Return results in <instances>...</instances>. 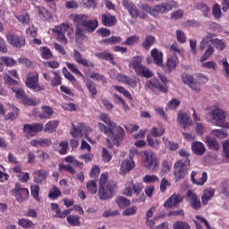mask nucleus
Returning a JSON list of instances; mask_svg holds the SVG:
<instances>
[{
    "label": "nucleus",
    "instance_id": "nucleus-1",
    "mask_svg": "<svg viewBox=\"0 0 229 229\" xmlns=\"http://www.w3.org/2000/svg\"><path fill=\"white\" fill-rule=\"evenodd\" d=\"M99 120L102 121V123H98L100 131L107 137H111V139H106L107 144L109 146H119L123 140V137H124V129L121 126H116L115 123L110 119V116L105 113L100 114Z\"/></svg>",
    "mask_w": 229,
    "mask_h": 229
},
{
    "label": "nucleus",
    "instance_id": "nucleus-2",
    "mask_svg": "<svg viewBox=\"0 0 229 229\" xmlns=\"http://www.w3.org/2000/svg\"><path fill=\"white\" fill-rule=\"evenodd\" d=\"M70 19L75 27L76 42L83 41L85 33H94L98 26V20H89V15L87 14L72 13L70 15Z\"/></svg>",
    "mask_w": 229,
    "mask_h": 229
},
{
    "label": "nucleus",
    "instance_id": "nucleus-3",
    "mask_svg": "<svg viewBox=\"0 0 229 229\" xmlns=\"http://www.w3.org/2000/svg\"><path fill=\"white\" fill-rule=\"evenodd\" d=\"M174 6H176V2L168 1L167 3L157 4L154 7H151L147 4H142L141 9L147 13H149L152 17H158V13H167V12H171Z\"/></svg>",
    "mask_w": 229,
    "mask_h": 229
},
{
    "label": "nucleus",
    "instance_id": "nucleus-4",
    "mask_svg": "<svg viewBox=\"0 0 229 229\" xmlns=\"http://www.w3.org/2000/svg\"><path fill=\"white\" fill-rule=\"evenodd\" d=\"M210 118L213 119L214 124L220 128H227L229 130V123H226V113L225 110L219 108V106H214L208 108Z\"/></svg>",
    "mask_w": 229,
    "mask_h": 229
},
{
    "label": "nucleus",
    "instance_id": "nucleus-5",
    "mask_svg": "<svg viewBox=\"0 0 229 229\" xmlns=\"http://www.w3.org/2000/svg\"><path fill=\"white\" fill-rule=\"evenodd\" d=\"M129 67L135 71L136 74L143 78H153V72L149 68L142 65V57L137 55L132 57L129 63Z\"/></svg>",
    "mask_w": 229,
    "mask_h": 229
},
{
    "label": "nucleus",
    "instance_id": "nucleus-6",
    "mask_svg": "<svg viewBox=\"0 0 229 229\" xmlns=\"http://www.w3.org/2000/svg\"><path fill=\"white\" fill-rule=\"evenodd\" d=\"M70 133L74 139L85 137V139H87L89 142H90L91 144H96V141L92 140V139L89 137V134L92 133V128L83 123H79L78 127H76L74 123H72V129L70 131Z\"/></svg>",
    "mask_w": 229,
    "mask_h": 229
},
{
    "label": "nucleus",
    "instance_id": "nucleus-7",
    "mask_svg": "<svg viewBox=\"0 0 229 229\" xmlns=\"http://www.w3.org/2000/svg\"><path fill=\"white\" fill-rule=\"evenodd\" d=\"M142 165L146 169H150L152 173H157L160 165V161L157 157L156 153L151 150H145L143 151Z\"/></svg>",
    "mask_w": 229,
    "mask_h": 229
},
{
    "label": "nucleus",
    "instance_id": "nucleus-8",
    "mask_svg": "<svg viewBox=\"0 0 229 229\" xmlns=\"http://www.w3.org/2000/svg\"><path fill=\"white\" fill-rule=\"evenodd\" d=\"M25 87L30 90H33V92H40L41 90H44V86L40 85L38 82V72H29L26 74Z\"/></svg>",
    "mask_w": 229,
    "mask_h": 229
},
{
    "label": "nucleus",
    "instance_id": "nucleus-9",
    "mask_svg": "<svg viewBox=\"0 0 229 229\" xmlns=\"http://www.w3.org/2000/svg\"><path fill=\"white\" fill-rule=\"evenodd\" d=\"M191 164L190 159H181L174 164V178L175 182H180L187 176V165Z\"/></svg>",
    "mask_w": 229,
    "mask_h": 229
},
{
    "label": "nucleus",
    "instance_id": "nucleus-10",
    "mask_svg": "<svg viewBox=\"0 0 229 229\" xmlns=\"http://www.w3.org/2000/svg\"><path fill=\"white\" fill-rule=\"evenodd\" d=\"M213 44V46L216 47V49H220V51H223V49H225V47H226V45H225V43L219 39V38H214V34L212 33H208L201 40L200 44H199V49L200 51H203V49H205V47H207V46H208V44Z\"/></svg>",
    "mask_w": 229,
    "mask_h": 229
},
{
    "label": "nucleus",
    "instance_id": "nucleus-11",
    "mask_svg": "<svg viewBox=\"0 0 229 229\" xmlns=\"http://www.w3.org/2000/svg\"><path fill=\"white\" fill-rule=\"evenodd\" d=\"M138 154H139V150L137 148H131L130 154H129L131 158L125 159L122 162L120 166V174H123V175L128 174V173L135 167V162L131 157L134 155H138Z\"/></svg>",
    "mask_w": 229,
    "mask_h": 229
},
{
    "label": "nucleus",
    "instance_id": "nucleus-12",
    "mask_svg": "<svg viewBox=\"0 0 229 229\" xmlns=\"http://www.w3.org/2000/svg\"><path fill=\"white\" fill-rule=\"evenodd\" d=\"M5 38L13 47H16L17 49H21V47H24L26 46V38L22 35L13 34L12 32H8L5 35Z\"/></svg>",
    "mask_w": 229,
    "mask_h": 229
},
{
    "label": "nucleus",
    "instance_id": "nucleus-13",
    "mask_svg": "<svg viewBox=\"0 0 229 229\" xmlns=\"http://www.w3.org/2000/svg\"><path fill=\"white\" fill-rule=\"evenodd\" d=\"M114 191H115V183H109L98 188V198L101 201H106L114 198Z\"/></svg>",
    "mask_w": 229,
    "mask_h": 229
},
{
    "label": "nucleus",
    "instance_id": "nucleus-14",
    "mask_svg": "<svg viewBox=\"0 0 229 229\" xmlns=\"http://www.w3.org/2000/svg\"><path fill=\"white\" fill-rule=\"evenodd\" d=\"M122 4L123 8L129 12V15H131L132 19H137V17H140V19H146V14H140L139 8H137V5L132 2L123 0Z\"/></svg>",
    "mask_w": 229,
    "mask_h": 229
},
{
    "label": "nucleus",
    "instance_id": "nucleus-15",
    "mask_svg": "<svg viewBox=\"0 0 229 229\" xmlns=\"http://www.w3.org/2000/svg\"><path fill=\"white\" fill-rule=\"evenodd\" d=\"M182 81L185 85H188L193 92H199L201 90V85L194 80V77L190 74H182Z\"/></svg>",
    "mask_w": 229,
    "mask_h": 229
},
{
    "label": "nucleus",
    "instance_id": "nucleus-16",
    "mask_svg": "<svg viewBox=\"0 0 229 229\" xmlns=\"http://www.w3.org/2000/svg\"><path fill=\"white\" fill-rule=\"evenodd\" d=\"M44 130V125L42 123H31L25 124L23 126V131L28 135V137H33L38 131H42Z\"/></svg>",
    "mask_w": 229,
    "mask_h": 229
},
{
    "label": "nucleus",
    "instance_id": "nucleus-17",
    "mask_svg": "<svg viewBox=\"0 0 229 229\" xmlns=\"http://www.w3.org/2000/svg\"><path fill=\"white\" fill-rule=\"evenodd\" d=\"M146 87H147V89H149L153 92H155V90H159L160 92L165 93V92H167V90H169L167 86L160 85V82H158V80L157 78H153V79L148 81L146 82Z\"/></svg>",
    "mask_w": 229,
    "mask_h": 229
},
{
    "label": "nucleus",
    "instance_id": "nucleus-18",
    "mask_svg": "<svg viewBox=\"0 0 229 229\" xmlns=\"http://www.w3.org/2000/svg\"><path fill=\"white\" fill-rule=\"evenodd\" d=\"M15 198L19 203H22V201H26V199L30 197V191L27 188H22L21 185L16 184L14 188Z\"/></svg>",
    "mask_w": 229,
    "mask_h": 229
},
{
    "label": "nucleus",
    "instance_id": "nucleus-19",
    "mask_svg": "<svg viewBox=\"0 0 229 229\" xmlns=\"http://www.w3.org/2000/svg\"><path fill=\"white\" fill-rule=\"evenodd\" d=\"M183 201V196L174 193L165 202V207L166 208H173V207H180V202Z\"/></svg>",
    "mask_w": 229,
    "mask_h": 229
},
{
    "label": "nucleus",
    "instance_id": "nucleus-20",
    "mask_svg": "<svg viewBox=\"0 0 229 229\" xmlns=\"http://www.w3.org/2000/svg\"><path fill=\"white\" fill-rule=\"evenodd\" d=\"M186 196L191 207H192L194 210H199V208H201V200H199V198L196 195V193L190 190L187 191Z\"/></svg>",
    "mask_w": 229,
    "mask_h": 229
},
{
    "label": "nucleus",
    "instance_id": "nucleus-21",
    "mask_svg": "<svg viewBox=\"0 0 229 229\" xmlns=\"http://www.w3.org/2000/svg\"><path fill=\"white\" fill-rule=\"evenodd\" d=\"M177 122L184 130H187L189 126H192V120L189 117L187 113L179 112L177 116Z\"/></svg>",
    "mask_w": 229,
    "mask_h": 229
},
{
    "label": "nucleus",
    "instance_id": "nucleus-22",
    "mask_svg": "<svg viewBox=\"0 0 229 229\" xmlns=\"http://www.w3.org/2000/svg\"><path fill=\"white\" fill-rule=\"evenodd\" d=\"M179 62H180V59H178V55H170L167 58L166 64L165 65V72H173V71L176 69Z\"/></svg>",
    "mask_w": 229,
    "mask_h": 229
},
{
    "label": "nucleus",
    "instance_id": "nucleus-23",
    "mask_svg": "<svg viewBox=\"0 0 229 229\" xmlns=\"http://www.w3.org/2000/svg\"><path fill=\"white\" fill-rule=\"evenodd\" d=\"M73 58L77 64H81V65H83L84 67H90L91 69H94V64L84 59L81 56V54L76 50L73 51Z\"/></svg>",
    "mask_w": 229,
    "mask_h": 229
},
{
    "label": "nucleus",
    "instance_id": "nucleus-24",
    "mask_svg": "<svg viewBox=\"0 0 229 229\" xmlns=\"http://www.w3.org/2000/svg\"><path fill=\"white\" fill-rule=\"evenodd\" d=\"M214 194H216V190L214 188H206L201 196L202 205H208V201L214 198Z\"/></svg>",
    "mask_w": 229,
    "mask_h": 229
},
{
    "label": "nucleus",
    "instance_id": "nucleus-25",
    "mask_svg": "<svg viewBox=\"0 0 229 229\" xmlns=\"http://www.w3.org/2000/svg\"><path fill=\"white\" fill-rule=\"evenodd\" d=\"M101 19L103 26H106L107 28H112V26L117 24V19L112 14H103Z\"/></svg>",
    "mask_w": 229,
    "mask_h": 229
},
{
    "label": "nucleus",
    "instance_id": "nucleus-26",
    "mask_svg": "<svg viewBox=\"0 0 229 229\" xmlns=\"http://www.w3.org/2000/svg\"><path fill=\"white\" fill-rule=\"evenodd\" d=\"M197 173L196 172H191V180L194 185H205L207 183V180H208V175L207 172H203L202 175L199 179H195L194 176H196Z\"/></svg>",
    "mask_w": 229,
    "mask_h": 229
},
{
    "label": "nucleus",
    "instance_id": "nucleus-27",
    "mask_svg": "<svg viewBox=\"0 0 229 229\" xmlns=\"http://www.w3.org/2000/svg\"><path fill=\"white\" fill-rule=\"evenodd\" d=\"M117 81L120 83H124L125 85H129V87H137V80L130 78L124 74L118 75Z\"/></svg>",
    "mask_w": 229,
    "mask_h": 229
},
{
    "label": "nucleus",
    "instance_id": "nucleus-28",
    "mask_svg": "<svg viewBox=\"0 0 229 229\" xmlns=\"http://www.w3.org/2000/svg\"><path fill=\"white\" fill-rule=\"evenodd\" d=\"M191 151H193L195 155L202 156L205 155V151H207V149L202 142L193 141L191 144Z\"/></svg>",
    "mask_w": 229,
    "mask_h": 229
},
{
    "label": "nucleus",
    "instance_id": "nucleus-29",
    "mask_svg": "<svg viewBox=\"0 0 229 229\" xmlns=\"http://www.w3.org/2000/svg\"><path fill=\"white\" fill-rule=\"evenodd\" d=\"M151 56L153 58L154 64H156V65H158L159 67H162V65H164L162 52L158 51V49H157V48L152 49Z\"/></svg>",
    "mask_w": 229,
    "mask_h": 229
},
{
    "label": "nucleus",
    "instance_id": "nucleus-30",
    "mask_svg": "<svg viewBox=\"0 0 229 229\" xmlns=\"http://www.w3.org/2000/svg\"><path fill=\"white\" fill-rule=\"evenodd\" d=\"M19 115V109L13 105H10L8 107V114L4 115L5 121H13V119H17Z\"/></svg>",
    "mask_w": 229,
    "mask_h": 229
},
{
    "label": "nucleus",
    "instance_id": "nucleus-31",
    "mask_svg": "<svg viewBox=\"0 0 229 229\" xmlns=\"http://www.w3.org/2000/svg\"><path fill=\"white\" fill-rule=\"evenodd\" d=\"M69 30H71V27L69 26V24L67 23H61L58 26H55L52 31L53 33H64L68 35V37H71V31H69Z\"/></svg>",
    "mask_w": 229,
    "mask_h": 229
},
{
    "label": "nucleus",
    "instance_id": "nucleus-32",
    "mask_svg": "<svg viewBox=\"0 0 229 229\" xmlns=\"http://www.w3.org/2000/svg\"><path fill=\"white\" fill-rule=\"evenodd\" d=\"M47 178V172L46 170H37L34 172L35 183H42Z\"/></svg>",
    "mask_w": 229,
    "mask_h": 229
},
{
    "label": "nucleus",
    "instance_id": "nucleus-33",
    "mask_svg": "<svg viewBox=\"0 0 229 229\" xmlns=\"http://www.w3.org/2000/svg\"><path fill=\"white\" fill-rule=\"evenodd\" d=\"M36 8L40 19L43 21H49L50 19H53V14L49 11L46 10V8L42 6H37Z\"/></svg>",
    "mask_w": 229,
    "mask_h": 229
},
{
    "label": "nucleus",
    "instance_id": "nucleus-34",
    "mask_svg": "<svg viewBox=\"0 0 229 229\" xmlns=\"http://www.w3.org/2000/svg\"><path fill=\"white\" fill-rule=\"evenodd\" d=\"M36 8L40 19L43 21H49L50 19H53V14L49 11L46 10V8L42 6H37Z\"/></svg>",
    "mask_w": 229,
    "mask_h": 229
},
{
    "label": "nucleus",
    "instance_id": "nucleus-35",
    "mask_svg": "<svg viewBox=\"0 0 229 229\" xmlns=\"http://www.w3.org/2000/svg\"><path fill=\"white\" fill-rule=\"evenodd\" d=\"M152 137H162L165 133V127L162 123H158L150 130Z\"/></svg>",
    "mask_w": 229,
    "mask_h": 229
},
{
    "label": "nucleus",
    "instance_id": "nucleus-36",
    "mask_svg": "<svg viewBox=\"0 0 229 229\" xmlns=\"http://www.w3.org/2000/svg\"><path fill=\"white\" fill-rule=\"evenodd\" d=\"M58 124H60V121L58 120L50 121L45 125L44 131L47 133H54V131H56Z\"/></svg>",
    "mask_w": 229,
    "mask_h": 229
},
{
    "label": "nucleus",
    "instance_id": "nucleus-37",
    "mask_svg": "<svg viewBox=\"0 0 229 229\" xmlns=\"http://www.w3.org/2000/svg\"><path fill=\"white\" fill-rule=\"evenodd\" d=\"M30 144L34 148H42L44 146H51V140L49 139H38V140H32L30 141Z\"/></svg>",
    "mask_w": 229,
    "mask_h": 229
},
{
    "label": "nucleus",
    "instance_id": "nucleus-38",
    "mask_svg": "<svg viewBox=\"0 0 229 229\" xmlns=\"http://www.w3.org/2000/svg\"><path fill=\"white\" fill-rule=\"evenodd\" d=\"M41 110L43 114H38L39 119H51V115L54 114L53 108H51V106H43Z\"/></svg>",
    "mask_w": 229,
    "mask_h": 229
},
{
    "label": "nucleus",
    "instance_id": "nucleus-39",
    "mask_svg": "<svg viewBox=\"0 0 229 229\" xmlns=\"http://www.w3.org/2000/svg\"><path fill=\"white\" fill-rule=\"evenodd\" d=\"M206 144H208L210 149H214V151H219V143L216 140V138L212 136L206 137Z\"/></svg>",
    "mask_w": 229,
    "mask_h": 229
},
{
    "label": "nucleus",
    "instance_id": "nucleus-40",
    "mask_svg": "<svg viewBox=\"0 0 229 229\" xmlns=\"http://www.w3.org/2000/svg\"><path fill=\"white\" fill-rule=\"evenodd\" d=\"M196 219L197 221H194L196 229H203L201 225H199L201 223H203V225L206 226L207 229H212V227L210 226V224H208V221H207L205 217H203L202 216L197 215Z\"/></svg>",
    "mask_w": 229,
    "mask_h": 229
},
{
    "label": "nucleus",
    "instance_id": "nucleus-41",
    "mask_svg": "<svg viewBox=\"0 0 229 229\" xmlns=\"http://www.w3.org/2000/svg\"><path fill=\"white\" fill-rule=\"evenodd\" d=\"M18 225L19 226H21V228L24 229L35 228V224L33 223V221L28 218L18 219Z\"/></svg>",
    "mask_w": 229,
    "mask_h": 229
},
{
    "label": "nucleus",
    "instance_id": "nucleus-42",
    "mask_svg": "<svg viewBox=\"0 0 229 229\" xmlns=\"http://www.w3.org/2000/svg\"><path fill=\"white\" fill-rule=\"evenodd\" d=\"M210 133L213 137H216V139H219L220 140L228 137V132L223 129L213 130Z\"/></svg>",
    "mask_w": 229,
    "mask_h": 229
},
{
    "label": "nucleus",
    "instance_id": "nucleus-43",
    "mask_svg": "<svg viewBox=\"0 0 229 229\" xmlns=\"http://www.w3.org/2000/svg\"><path fill=\"white\" fill-rule=\"evenodd\" d=\"M173 167V164L167 160H164L162 162L161 171L159 174L161 176H164V174H167V173L171 172V169Z\"/></svg>",
    "mask_w": 229,
    "mask_h": 229
},
{
    "label": "nucleus",
    "instance_id": "nucleus-44",
    "mask_svg": "<svg viewBox=\"0 0 229 229\" xmlns=\"http://www.w3.org/2000/svg\"><path fill=\"white\" fill-rule=\"evenodd\" d=\"M139 40H140L139 36L137 35L130 36L126 38L124 42L122 43V46H129V47L135 46V44H139Z\"/></svg>",
    "mask_w": 229,
    "mask_h": 229
},
{
    "label": "nucleus",
    "instance_id": "nucleus-45",
    "mask_svg": "<svg viewBox=\"0 0 229 229\" xmlns=\"http://www.w3.org/2000/svg\"><path fill=\"white\" fill-rule=\"evenodd\" d=\"M95 56L99 58V60H107L108 62L114 63V55L109 52L104 51L101 53H97L95 54Z\"/></svg>",
    "mask_w": 229,
    "mask_h": 229
},
{
    "label": "nucleus",
    "instance_id": "nucleus-46",
    "mask_svg": "<svg viewBox=\"0 0 229 229\" xmlns=\"http://www.w3.org/2000/svg\"><path fill=\"white\" fill-rule=\"evenodd\" d=\"M197 10H199L202 12V13L207 17L208 15V13L210 12V8H208V5H207L203 2H199L196 4Z\"/></svg>",
    "mask_w": 229,
    "mask_h": 229
},
{
    "label": "nucleus",
    "instance_id": "nucleus-47",
    "mask_svg": "<svg viewBox=\"0 0 229 229\" xmlns=\"http://www.w3.org/2000/svg\"><path fill=\"white\" fill-rule=\"evenodd\" d=\"M113 88L114 89V90H117V92H120V94H123L124 96V98H126L127 99H132L131 93H130V91L126 90V89H124V87L114 85V86H113Z\"/></svg>",
    "mask_w": 229,
    "mask_h": 229
},
{
    "label": "nucleus",
    "instance_id": "nucleus-48",
    "mask_svg": "<svg viewBox=\"0 0 229 229\" xmlns=\"http://www.w3.org/2000/svg\"><path fill=\"white\" fill-rule=\"evenodd\" d=\"M143 183H157V182H159L160 179H158V176L155 174H146L143 177Z\"/></svg>",
    "mask_w": 229,
    "mask_h": 229
},
{
    "label": "nucleus",
    "instance_id": "nucleus-49",
    "mask_svg": "<svg viewBox=\"0 0 229 229\" xmlns=\"http://www.w3.org/2000/svg\"><path fill=\"white\" fill-rule=\"evenodd\" d=\"M116 203L120 208H126V207H130L131 205L130 199L123 197H118Z\"/></svg>",
    "mask_w": 229,
    "mask_h": 229
},
{
    "label": "nucleus",
    "instance_id": "nucleus-50",
    "mask_svg": "<svg viewBox=\"0 0 229 229\" xmlns=\"http://www.w3.org/2000/svg\"><path fill=\"white\" fill-rule=\"evenodd\" d=\"M40 53H41L42 58H44L45 60H51V58H53V54L51 53V49H49L47 47H41Z\"/></svg>",
    "mask_w": 229,
    "mask_h": 229
},
{
    "label": "nucleus",
    "instance_id": "nucleus-51",
    "mask_svg": "<svg viewBox=\"0 0 229 229\" xmlns=\"http://www.w3.org/2000/svg\"><path fill=\"white\" fill-rule=\"evenodd\" d=\"M214 55V47L208 46V47L206 49L204 55L200 57V62H205L210 58Z\"/></svg>",
    "mask_w": 229,
    "mask_h": 229
},
{
    "label": "nucleus",
    "instance_id": "nucleus-52",
    "mask_svg": "<svg viewBox=\"0 0 229 229\" xmlns=\"http://www.w3.org/2000/svg\"><path fill=\"white\" fill-rule=\"evenodd\" d=\"M152 44H155V37L147 36L142 42V47H144V49H149Z\"/></svg>",
    "mask_w": 229,
    "mask_h": 229
},
{
    "label": "nucleus",
    "instance_id": "nucleus-53",
    "mask_svg": "<svg viewBox=\"0 0 229 229\" xmlns=\"http://www.w3.org/2000/svg\"><path fill=\"white\" fill-rule=\"evenodd\" d=\"M59 196H62V191H60L57 187L53 186L48 193V198H50V199H56Z\"/></svg>",
    "mask_w": 229,
    "mask_h": 229
},
{
    "label": "nucleus",
    "instance_id": "nucleus-54",
    "mask_svg": "<svg viewBox=\"0 0 229 229\" xmlns=\"http://www.w3.org/2000/svg\"><path fill=\"white\" fill-rule=\"evenodd\" d=\"M163 142H164L165 146H166L168 148V149H171V151H176V149H178V148H180L178 143H173V142L169 141V140L165 137H163Z\"/></svg>",
    "mask_w": 229,
    "mask_h": 229
},
{
    "label": "nucleus",
    "instance_id": "nucleus-55",
    "mask_svg": "<svg viewBox=\"0 0 229 229\" xmlns=\"http://www.w3.org/2000/svg\"><path fill=\"white\" fill-rule=\"evenodd\" d=\"M86 87H87L89 94H91V96L93 98L97 96L98 89H96V86L94 85V82H92V81H87Z\"/></svg>",
    "mask_w": 229,
    "mask_h": 229
},
{
    "label": "nucleus",
    "instance_id": "nucleus-56",
    "mask_svg": "<svg viewBox=\"0 0 229 229\" xmlns=\"http://www.w3.org/2000/svg\"><path fill=\"white\" fill-rule=\"evenodd\" d=\"M67 223H69L71 226H80V217H78V216L70 215L67 216Z\"/></svg>",
    "mask_w": 229,
    "mask_h": 229
},
{
    "label": "nucleus",
    "instance_id": "nucleus-57",
    "mask_svg": "<svg viewBox=\"0 0 229 229\" xmlns=\"http://www.w3.org/2000/svg\"><path fill=\"white\" fill-rule=\"evenodd\" d=\"M86 187L91 194H96V192H98V183L96 181L88 182Z\"/></svg>",
    "mask_w": 229,
    "mask_h": 229
},
{
    "label": "nucleus",
    "instance_id": "nucleus-58",
    "mask_svg": "<svg viewBox=\"0 0 229 229\" xmlns=\"http://www.w3.org/2000/svg\"><path fill=\"white\" fill-rule=\"evenodd\" d=\"M0 60L7 67H13V65H15V64H17V61H15V59H13L12 57L2 56L0 58Z\"/></svg>",
    "mask_w": 229,
    "mask_h": 229
},
{
    "label": "nucleus",
    "instance_id": "nucleus-59",
    "mask_svg": "<svg viewBox=\"0 0 229 229\" xmlns=\"http://www.w3.org/2000/svg\"><path fill=\"white\" fill-rule=\"evenodd\" d=\"M59 171H66V173H70V174H76V171L71 165L59 164Z\"/></svg>",
    "mask_w": 229,
    "mask_h": 229
},
{
    "label": "nucleus",
    "instance_id": "nucleus-60",
    "mask_svg": "<svg viewBox=\"0 0 229 229\" xmlns=\"http://www.w3.org/2000/svg\"><path fill=\"white\" fill-rule=\"evenodd\" d=\"M147 142L148 146H150V148H154V149H158V148H160V141L153 140L149 135L147 136Z\"/></svg>",
    "mask_w": 229,
    "mask_h": 229
},
{
    "label": "nucleus",
    "instance_id": "nucleus-61",
    "mask_svg": "<svg viewBox=\"0 0 229 229\" xmlns=\"http://www.w3.org/2000/svg\"><path fill=\"white\" fill-rule=\"evenodd\" d=\"M212 13L215 19H221V16H222L221 6L218 4H215L213 5Z\"/></svg>",
    "mask_w": 229,
    "mask_h": 229
},
{
    "label": "nucleus",
    "instance_id": "nucleus-62",
    "mask_svg": "<svg viewBox=\"0 0 229 229\" xmlns=\"http://www.w3.org/2000/svg\"><path fill=\"white\" fill-rule=\"evenodd\" d=\"M167 187H171V182H169L165 177L161 179L160 182V191L165 192L167 191Z\"/></svg>",
    "mask_w": 229,
    "mask_h": 229
},
{
    "label": "nucleus",
    "instance_id": "nucleus-63",
    "mask_svg": "<svg viewBox=\"0 0 229 229\" xmlns=\"http://www.w3.org/2000/svg\"><path fill=\"white\" fill-rule=\"evenodd\" d=\"M220 191L225 196V198H229V184L227 182H222Z\"/></svg>",
    "mask_w": 229,
    "mask_h": 229
},
{
    "label": "nucleus",
    "instance_id": "nucleus-64",
    "mask_svg": "<svg viewBox=\"0 0 229 229\" xmlns=\"http://www.w3.org/2000/svg\"><path fill=\"white\" fill-rule=\"evenodd\" d=\"M174 229H191V226L185 222L179 221L174 224Z\"/></svg>",
    "mask_w": 229,
    "mask_h": 229
}]
</instances>
